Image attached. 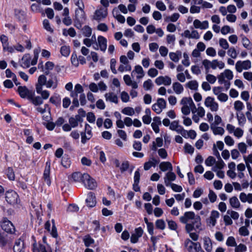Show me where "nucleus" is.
<instances>
[{"label": "nucleus", "instance_id": "13", "mask_svg": "<svg viewBox=\"0 0 252 252\" xmlns=\"http://www.w3.org/2000/svg\"><path fill=\"white\" fill-rule=\"evenodd\" d=\"M171 78L167 75L158 76L155 80V83L158 86L161 85L170 86L171 84Z\"/></svg>", "mask_w": 252, "mask_h": 252}, {"label": "nucleus", "instance_id": "48", "mask_svg": "<svg viewBox=\"0 0 252 252\" xmlns=\"http://www.w3.org/2000/svg\"><path fill=\"white\" fill-rule=\"evenodd\" d=\"M234 108L237 111H241L244 108V105L240 100H237L234 102Z\"/></svg>", "mask_w": 252, "mask_h": 252}, {"label": "nucleus", "instance_id": "11", "mask_svg": "<svg viewBox=\"0 0 252 252\" xmlns=\"http://www.w3.org/2000/svg\"><path fill=\"white\" fill-rule=\"evenodd\" d=\"M50 162L47 161L46 162L45 167L44 170L42 179L48 185L50 186L51 184V181L50 178Z\"/></svg>", "mask_w": 252, "mask_h": 252}, {"label": "nucleus", "instance_id": "52", "mask_svg": "<svg viewBox=\"0 0 252 252\" xmlns=\"http://www.w3.org/2000/svg\"><path fill=\"white\" fill-rule=\"evenodd\" d=\"M44 28L51 33L53 32V29L50 26L49 21L47 19H44L43 21Z\"/></svg>", "mask_w": 252, "mask_h": 252}, {"label": "nucleus", "instance_id": "12", "mask_svg": "<svg viewBox=\"0 0 252 252\" xmlns=\"http://www.w3.org/2000/svg\"><path fill=\"white\" fill-rule=\"evenodd\" d=\"M107 14L108 12L107 8H100V9L95 10L93 19L99 22L105 18L107 17Z\"/></svg>", "mask_w": 252, "mask_h": 252}, {"label": "nucleus", "instance_id": "56", "mask_svg": "<svg viewBox=\"0 0 252 252\" xmlns=\"http://www.w3.org/2000/svg\"><path fill=\"white\" fill-rule=\"evenodd\" d=\"M131 70V66L130 64H121L118 68V70L121 72L124 71H130Z\"/></svg>", "mask_w": 252, "mask_h": 252}, {"label": "nucleus", "instance_id": "23", "mask_svg": "<svg viewBox=\"0 0 252 252\" xmlns=\"http://www.w3.org/2000/svg\"><path fill=\"white\" fill-rule=\"evenodd\" d=\"M159 169L163 172L169 170V171L173 170V167L171 163L169 161L161 162L159 165Z\"/></svg>", "mask_w": 252, "mask_h": 252}, {"label": "nucleus", "instance_id": "29", "mask_svg": "<svg viewBox=\"0 0 252 252\" xmlns=\"http://www.w3.org/2000/svg\"><path fill=\"white\" fill-rule=\"evenodd\" d=\"M36 91L38 94L41 95L42 99H47L50 95L49 92L47 90H43L41 87L36 88Z\"/></svg>", "mask_w": 252, "mask_h": 252}, {"label": "nucleus", "instance_id": "4", "mask_svg": "<svg viewBox=\"0 0 252 252\" xmlns=\"http://www.w3.org/2000/svg\"><path fill=\"white\" fill-rule=\"evenodd\" d=\"M1 228L7 233L14 234L15 232V228L13 223L7 218H4L0 222Z\"/></svg>", "mask_w": 252, "mask_h": 252}, {"label": "nucleus", "instance_id": "9", "mask_svg": "<svg viewBox=\"0 0 252 252\" xmlns=\"http://www.w3.org/2000/svg\"><path fill=\"white\" fill-rule=\"evenodd\" d=\"M204 104L206 107L209 108L211 111L216 112L218 110V103L216 102L215 99L212 97H207L205 100Z\"/></svg>", "mask_w": 252, "mask_h": 252}, {"label": "nucleus", "instance_id": "27", "mask_svg": "<svg viewBox=\"0 0 252 252\" xmlns=\"http://www.w3.org/2000/svg\"><path fill=\"white\" fill-rule=\"evenodd\" d=\"M203 246L207 252H211L212 251V243L209 237H204L203 239Z\"/></svg>", "mask_w": 252, "mask_h": 252}, {"label": "nucleus", "instance_id": "63", "mask_svg": "<svg viewBox=\"0 0 252 252\" xmlns=\"http://www.w3.org/2000/svg\"><path fill=\"white\" fill-rule=\"evenodd\" d=\"M238 148L242 154H245L247 152V145L244 142L239 143L238 144Z\"/></svg>", "mask_w": 252, "mask_h": 252}, {"label": "nucleus", "instance_id": "5", "mask_svg": "<svg viewBox=\"0 0 252 252\" xmlns=\"http://www.w3.org/2000/svg\"><path fill=\"white\" fill-rule=\"evenodd\" d=\"M83 183L85 187L89 189H94L97 187V183L95 180L91 177L87 173H84Z\"/></svg>", "mask_w": 252, "mask_h": 252}, {"label": "nucleus", "instance_id": "22", "mask_svg": "<svg viewBox=\"0 0 252 252\" xmlns=\"http://www.w3.org/2000/svg\"><path fill=\"white\" fill-rule=\"evenodd\" d=\"M34 94L32 92V95L29 97V100L32 101V104L35 106H38L42 104L43 103V99L40 96H34Z\"/></svg>", "mask_w": 252, "mask_h": 252}, {"label": "nucleus", "instance_id": "31", "mask_svg": "<svg viewBox=\"0 0 252 252\" xmlns=\"http://www.w3.org/2000/svg\"><path fill=\"white\" fill-rule=\"evenodd\" d=\"M230 206L234 209L239 208L240 206V203L236 196H233L229 199Z\"/></svg>", "mask_w": 252, "mask_h": 252}, {"label": "nucleus", "instance_id": "18", "mask_svg": "<svg viewBox=\"0 0 252 252\" xmlns=\"http://www.w3.org/2000/svg\"><path fill=\"white\" fill-rule=\"evenodd\" d=\"M24 243L20 239L17 240L15 242L13 247V251L14 252H25L24 251Z\"/></svg>", "mask_w": 252, "mask_h": 252}, {"label": "nucleus", "instance_id": "59", "mask_svg": "<svg viewBox=\"0 0 252 252\" xmlns=\"http://www.w3.org/2000/svg\"><path fill=\"white\" fill-rule=\"evenodd\" d=\"M219 44L223 49H227L229 48L228 43L225 39L220 38L219 40Z\"/></svg>", "mask_w": 252, "mask_h": 252}, {"label": "nucleus", "instance_id": "30", "mask_svg": "<svg viewBox=\"0 0 252 252\" xmlns=\"http://www.w3.org/2000/svg\"><path fill=\"white\" fill-rule=\"evenodd\" d=\"M210 128L215 135H222L224 133V129L221 127L211 125Z\"/></svg>", "mask_w": 252, "mask_h": 252}, {"label": "nucleus", "instance_id": "6", "mask_svg": "<svg viewBox=\"0 0 252 252\" xmlns=\"http://www.w3.org/2000/svg\"><path fill=\"white\" fill-rule=\"evenodd\" d=\"M19 196L18 194L13 190H8L5 193V199L10 204H17Z\"/></svg>", "mask_w": 252, "mask_h": 252}, {"label": "nucleus", "instance_id": "19", "mask_svg": "<svg viewBox=\"0 0 252 252\" xmlns=\"http://www.w3.org/2000/svg\"><path fill=\"white\" fill-rule=\"evenodd\" d=\"M31 64V57L30 54L24 55L21 59V65L24 68H28Z\"/></svg>", "mask_w": 252, "mask_h": 252}, {"label": "nucleus", "instance_id": "54", "mask_svg": "<svg viewBox=\"0 0 252 252\" xmlns=\"http://www.w3.org/2000/svg\"><path fill=\"white\" fill-rule=\"evenodd\" d=\"M247 251V247L245 245L240 244L239 245L235 246V252H245Z\"/></svg>", "mask_w": 252, "mask_h": 252}, {"label": "nucleus", "instance_id": "55", "mask_svg": "<svg viewBox=\"0 0 252 252\" xmlns=\"http://www.w3.org/2000/svg\"><path fill=\"white\" fill-rule=\"evenodd\" d=\"M185 224L186 230L188 233H189L193 229H197V228H196V224H194V222H191V223L187 222Z\"/></svg>", "mask_w": 252, "mask_h": 252}, {"label": "nucleus", "instance_id": "8", "mask_svg": "<svg viewBox=\"0 0 252 252\" xmlns=\"http://www.w3.org/2000/svg\"><path fill=\"white\" fill-rule=\"evenodd\" d=\"M252 64L250 60L244 61H239L235 64V68L237 72H241L243 69L248 70L251 68Z\"/></svg>", "mask_w": 252, "mask_h": 252}, {"label": "nucleus", "instance_id": "38", "mask_svg": "<svg viewBox=\"0 0 252 252\" xmlns=\"http://www.w3.org/2000/svg\"><path fill=\"white\" fill-rule=\"evenodd\" d=\"M186 87L192 90H197L198 87V84L196 80H191L186 84Z\"/></svg>", "mask_w": 252, "mask_h": 252}, {"label": "nucleus", "instance_id": "64", "mask_svg": "<svg viewBox=\"0 0 252 252\" xmlns=\"http://www.w3.org/2000/svg\"><path fill=\"white\" fill-rule=\"evenodd\" d=\"M205 162L207 166H212L216 162V159L213 157L209 156L205 160Z\"/></svg>", "mask_w": 252, "mask_h": 252}, {"label": "nucleus", "instance_id": "57", "mask_svg": "<svg viewBox=\"0 0 252 252\" xmlns=\"http://www.w3.org/2000/svg\"><path fill=\"white\" fill-rule=\"evenodd\" d=\"M153 83L151 79H148L143 83V88L145 90H149L152 88Z\"/></svg>", "mask_w": 252, "mask_h": 252}, {"label": "nucleus", "instance_id": "44", "mask_svg": "<svg viewBox=\"0 0 252 252\" xmlns=\"http://www.w3.org/2000/svg\"><path fill=\"white\" fill-rule=\"evenodd\" d=\"M194 242H193L189 239H186L185 241V246L187 250L189 252H191L193 248H194Z\"/></svg>", "mask_w": 252, "mask_h": 252}, {"label": "nucleus", "instance_id": "28", "mask_svg": "<svg viewBox=\"0 0 252 252\" xmlns=\"http://www.w3.org/2000/svg\"><path fill=\"white\" fill-rule=\"evenodd\" d=\"M181 104L190 108H195V104L191 97H183L181 101Z\"/></svg>", "mask_w": 252, "mask_h": 252}, {"label": "nucleus", "instance_id": "39", "mask_svg": "<svg viewBox=\"0 0 252 252\" xmlns=\"http://www.w3.org/2000/svg\"><path fill=\"white\" fill-rule=\"evenodd\" d=\"M84 174H82L79 172H74L72 175V177L75 182H83L84 179Z\"/></svg>", "mask_w": 252, "mask_h": 252}, {"label": "nucleus", "instance_id": "10", "mask_svg": "<svg viewBox=\"0 0 252 252\" xmlns=\"http://www.w3.org/2000/svg\"><path fill=\"white\" fill-rule=\"evenodd\" d=\"M169 128L172 130L176 131L177 133L181 134L183 136H185L187 133V131L179 125L178 121L172 122L170 125Z\"/></svg>", "mask_w": 252, "mask_h": 252}, {"label": "nucleus", "instance_id": "20", "mask_svg": "<svg viewBox=\"0 0 252 252\" xmlns=\"http://www.w3.org/2000/svg\"><path fill=\"white\" fill-rule=\"evenodd\" d=\"M97 42L99 49L101 51L104 52L107 48V39L102 36H98Z\"/></svg>", "mask_w": 252, "mask_h": 252}, {"label": "nucleus", "instance_id": "51", "mask_svg": "<svg viewBox=\"0 0 252 252\" xmlns=\"http://www.w3.org/2000/svg\"><path fill=\"white\" fill-rule=\"evenodd\" d=\"M226 244L229 247H235L236 242L235 238L232 236L228 237L226 240Z\"/></svg>", "mask_w": 252, "mask_h": 252}, {"label": "nucleus", "instance_id": "40", "mask_svg": "<svg viewBox=\"0 0 252 252\" xmlns=\"http://www.w3.org/2000/svg\"><path fill=\"white\" fill-rule=\"evenodd\" d=\"M170 59L174 62H178L180 60V57L181 56V53L180 52L174 53L171 52L169 53Z\"/></svg>", "mask_w": 252, "mask_h": 252}, {"label": "nucleus", "instance_id": "21", "mask_svg": "<svg viewBox=\"0 0 252 252\" xmlns=\"http://www.w3.org/2000/svg\"><path fill=\"white\" fill-rule=\"evenodd\" d=\"M104 96L107 101H110L116 104L118 103L117 96L112 92L106 93L104 95Z\"/></svg>", "mask_w": 252, "mask_h": 252}, {"label": "nucleus", "instance_id": "62", "mask_svg": "<svg viewBox=\"0 0 252 252\" xmlns=\"http://www.w3.org/2000/svg\"><path fill=\"white\" fill-rule=\"evenodd\" d=\"M239 234L241 236H246L249 235V231L246 226H242L239 229Z\"/></svg>", "mask_w": 252, "mask_h": 252}, {"label": "nucleus", "instance_id": "53", "mask_svg": "<svg viewBox=\"0 0 252 252\" xmlns=\"http://www.w3.org/2000/svg\"><path fill=\"white\" fill-rule=\"evenodd\" d=\"M60 52L63 56L67 57L70 53L69 47L66 46H62L61 48Z\"/></svg>", "mask_w": 252, "mask_h": 252}, {"label": "nucleus", "instance_id": "33", "mask_svg": "<svg viewBox=\"0 0 252 252\" xmlns=\"http://www.w3.org/2000/svg\"><path fill=\"white\" fill-rule=\"evenodd\" d=\"M47 83V78L44 75H41L38 77V83L36 85V88L39 87L42 88L43 86L45 85Z\"/></svg>", "mask_w": 252, "mask_h": 252}, {"label": "nucleus", "instance_id": "24", "mask_svg": "<svg viewBox=\"0 0 252 252\" xmlns=\"http://www.w3.org/2000/svg\"><path fill=\"white\" fill-rule=\"evenodd\" d=\"M239 198L240 200L243 203L248 202L249 203H252V193L246 194L244 192H241L240 194Z\"/></svg>", "mask_w": 252, "mask_h": 252}, {"label": "nucleus", "instance_id": "7", "mask_svg": "<svg viewBox=\"0 0 252 252\" xmlns=\"http://www.w3.org/2000/svg\"><path fill=\"white\" fill-rule=\"evenodd\" d=\"M166 102L165 100L162 98H158L157 103L152 105V109L157 114H160L162 109L166 107Z\"/></svg>", "mask_w": 252, "mask_h": 252}, {"label": "nucleus", "instance_id": "17", "mask_svg": "<svg viewBox=\"0 0 252 252\" xmlns=\"http://www.w3.org/2000/svg\"><path fill=\"white\" fill-rule=\"evenodd\" d=\"M176 176L175 174L172 172V171H169L167 172L165 176L164 177V184L166 186L168 187L170 184V182L175 180Z\"/></svg>", "mask_w": 252, "mask_h": 252}, {"label": "nucleus", "instance_id": "43", "mask_svg": "<svg viewBox=\"0 0 252 252\" xmlns=\"http://www.w3.org/2000/svg\"><path fill=\"white\" fill-rule=\"evenodd\" d=\"M122 113L125 115L131 116L134 114L135 111L133 108L126 107L122 109Z\"/></svg>", "mask_w": 252, "mask_h": 252}, {"label": "nucleus", "instance_id": "47", "mask_svg": "<svg viewBox=\"0 0 252 252\" xmlns=\"http://www.w3.org/2000/svg\"><path fill=\"white\" fill-rule=\"evenodd\" d=\"M134 71L139 75L137 76V78H141L144 75V73L142 67L139 65L135 66Z\"/></svg>", "mask_w": 252, "mask_h": 252}, {"label": "nucleus", "instance_id": "41", "mask_svg": "<svg viewBox=\"0 0 252 252\" xmlns=\"http://www.w3.org/2000/svg\"><path fill=\"white\" fill-rule=\"evenodd\" d=\"M180 17V14L178 13H174L170 16L166 17L165 18V21L166 22H176Z\"/></svg>", "mask_w": 252, "mask_h": 252}, {"label": "nucleus", "instance_id": "61", "mask_svg": "<svg viewBox=\"0 0 252 252\" xmlns=\"http://www.w3.org/2000/svg\"><path fill=\"white\" fill-rule=\"evenodd\" d=\"M227 214L229 215L230 217L234 220H238L239 217V214L237 212L233 210H227Z\"/></svg>", "mask_w": 252, "mask_h": 252}, {"label": "nucleus", "instance_id": "1", "mask_svg": "<svg viewBox=\"0 0 252 252\" xmlns=\"http://www.w3.org/2000/svg\"><path fill=\"white\" fill-rule=\"evenodd\" d=\"M180 221L183 223H187L190 221L194 222V224H196V228L201 229V218L200 216L195 215L193 212H185L184 215L180 218Z\"/></svg>", "mask_w": 252, "mask_h": 252}, {"label": "nucleus", "instance_id": "25", "mask_svg": "<svg viewBox=\"0 0 252 252\" xmlns=\"http://www.w3.org/2000/svg\"><path fill=\"white\" fill-rule=\"evenodd\" d=\"M58 85V81L57 77L55 76L54 78L49 79L47 81V83L46 84V87L47 88H53V89H55L57 88Z\"/></svg>", "mask_w": 252, "mask_h": 252}, {"label": "nucleus", "instance_id": "3", "mask_svg": "<svg viewBox=\"0 0 252 252\" xmlns=\"http://www.w3.org/2000/svg\"><path fill=\"white\" fill-rule=\"evenodd\" d=\"M86 15L84 9H75L73 19L74 26L78 29H80L86 21Z\"/></svg>", "mask_w": 252, "mask_h": 252}, {"label": "nucleus", "instance_id": "45", "mask_svg": "<svg viewBox=\"0 0 252 252\" xmlns=\"http://www.w3.org/2000/svg\"><path fill=\"white\" fill-rule=\"evenodd\" d=\"M37 248L40 252H52L51 249L47 244L43 245L39 244V247Z\"/></svg>", "mask_w": 252, "mask_h": 252}, {"label": "nucleus", "instance_id": "42", "mask_svg": "<svg viewBox=\"0 0 252 252\" xmlns=\"http://www.w3.org/2000/svg\"><path fill=\"white\" fill-rule=\"evenodd\" d=\"M83 241L86 247H89L94 243V240L90 236L86 235L83 238Z\"/></svg>", "mask_w": 252, "mask_h": 252}, {"label": "nucleus", "instance_id": "16", "mask_svg": "<svg viewBox=\"0 0 252 252\" xmlns=\"http://www.w3.org/2000/svg\"><path fill=\"white\" fill-rule=\"evenodd\" d=\"M86 202L87 206L90 207H93L95 206L96 203V198L95 194L93 192H90L88 194Z\"/></svg>", "mask_w": 252, "mask_h": 252}, {"label": "nucleus", "instance_id": "46", "mask_svg": "<svg viewBox=\"0 0 252 252\" xmlns=\"http://www.w3.org/2000/svg\"><path fill=\"white\" fill-rule=\"evenodd\" d=\"M54 67V63L52 62H47L45 63V73L46 75L49 74L50 70H51L53 69Z\"/></svg>", "mask_w": 252, "mask_h": 252}, {"label": "nucleus", "instance_id": "58", "mask_svg": "<svg viewBox=\"0 0 252 252\" xmlns=\"http://www.w3.org/2000/svg\"><path fill=\"white\" fill-rule=\"evenodd\" d=\"M208 198L211 203H214L216 201L217 196L214 191L210 190L208 194Z\"/></svg>", "mask_w": 252, "mask_h": 252}, {"label": "nucleus", "instance_id": "50", "mask_svg": "<svg viewBox=\"0 0 252 252\" xmlns=\"http://www.w3.org/2000/svg\"><path fill=\"white\" fill-rule=\"evenodd\" d=\"M155 224L156 227L158 229L163 230L165 228V223L162 219L157 220Z\"/></svg>", "mask_w": 252, "mask_h": 252}, {"label": "nucleus", "instance_id": "32", "mask_svg": "<svg viewBox=\"0 0 252 252\" xmlns=\"http://www.w3.org/2000/svg\"><path fill=\"white\" fill-rule=\"evenodd\" d=\"M15 15L20 21H23L26 18L25 12L21 9H16L15 10Z\"/></svg>", "mask_w": 252, "mask_h": 252}, {"label": "nucleus", "instance_id": "37", "mask_svg": "<svg viewBox=\"0 0 252 252\" xmlns=\"http://www.w3.org/2000/svg\"><path fill=\"white\" fill-rule=\"evenodd\" d=\"M236 117L238 124L241 126H244L246 122V119L244 114L243 113H237L236 114Z\"/></svg>", "mask_w": 252, "mask_h": 252}, {"label": "nucleus", "instance_id": "60", "mask_svg": "<svg viewBox=\"0 0 252 252\" xmlns=\"http://www.w3.org/2000/svg\"><path fill=\"white\" fill-rule=\"evenodd\" d=\"M242 43L244 47L248 49H251L252 48L250 46L251 42L249 39L246 36L242 38Z\"/></svg>", "mask_w": 252, "mask_h": 252}, {"label": "nucleus", "instance_id": "2", "mask_svg": "<svg viewBox=\"0 0 252 252\" xmlns=\"http://www.w3.org/2000/svg\"><path fill=\"white\" fill-rule=\"evenodd\" d=\"M233 78V72L228 69H225L223 72L220 73L217 77L219 83L220 85H223L226 90L229 89L230 86V81Z\"/></svg>", "mask_w": 252, "mask_h": 252}, {"label": "nucleus", "instance_id": "26", "mask_svg": "<svg viewBox=\"0 0 252 252\" xmlns=\"http://www.w3.org/2000/svg\"><path fill=\"white\" fill-rule=\"evenodd\" d=\"M172 89L174 92L177 94H182L184 91L183 86L178 82H174L173 83Z\"/></svg>", "mask_w": 252, "mask_h": 252}, {"label": "nucleus", "instance_id": "34", "mask_svg": "<svg viewBox=\"0 0 252 252\" xmlns=\"http://www.w3.org/2000/svg\"><path fill=\"white\" fill-rule=\"evenodd\" d=\"M225 64L222 61H218L217 60H213V63L212 64V68L216 69L217 67L219 69H221L224 67Z\"/></svg>", "mask_w": 252, "mask_h": 252}, {"label": "nucleus", "instance_id": "35", "mask_svg": "<svg viewBox=\"0 0 252 252\" xmlns=\"http://www.w3.org/2000/svg\"><path fill=\"white\" fill-rule=\"evenodd\" d=\"M81 30L82 34L84 36L89 37L91 36L92 33V30L89 26H85Z\"/></svg>", "mask_w": 252, "mask_h": 252}, {"label": "nucleus", "instance_id": "49", "mask_svg": "<svg viewBox=\"0 0 252 252\" xmlns=\"http://www.w3.org/2000/svg\"><path fill=\"white\" fill-rule=\"evenodd\" d=\"M227 53V55L232 59H236L237 57V53L236 49L233 47L229 48Z\"/></svg>", "mask_w": 252, "mask_h": 252}, {"label": "nucleus", "instance_id": "14", "mask_svg": "<svg viewBox=\"0 0 252 252\" xmlns=\"http://www.w3.org/2000/svg\"><path fill=\"white\" fill-rule=\"evenodd\" d=\"M220 217L218 211L213 210L211 212L210 217L207 220V223L210 226L214 227L216 224L217 219Z\"/></svg>", "mask_w": 252, "mask_h": 252}, {"label": "nucleus", "instance_id": "36", "mask_svg": "<svg viewBox=\"0 0 252 252\" xmlns=\"http://www.w3.org/2000/svg\"><path fill=\"white\" fill-rule=\"evenodd\" d=\"M114 17L118 20L120 23L123 24L125 22V18L124 16L119 14L118 11L117 9H114L112 12Z\"/></svg>", "mask_w": 252, "mask_h": 252}, {"label": "nucleus", "instance_id": "15", "mask_svg": "<svg viewBox=\"0 0 252 252\" xmlns=\"http://www.w3.org/2000/svg\"><path fill=\"white\" fill-rule=\"evenodd\" d=\"M18 92L22 98L27 97L28 99L32 93L26 86H19L18 88Z\"/></svg>", "mask_w": 252, "mask_h": 252}]
</instances>
